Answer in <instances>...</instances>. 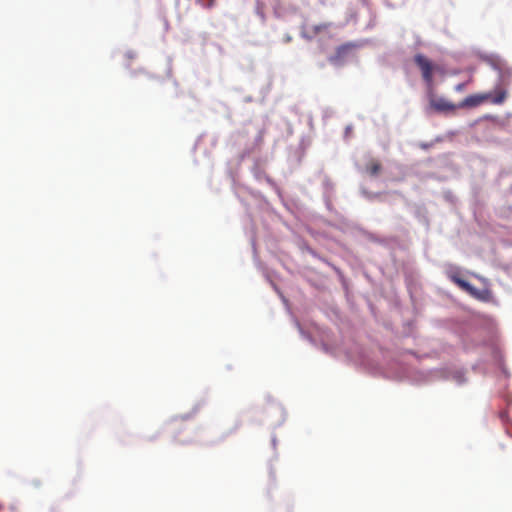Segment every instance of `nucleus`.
I'll return each instance as SVG.
<instances>
[{"label":"nucleus","mask_w":512,"mask_h":512,"mask_svg":"<svg viewBox=\"0 0 512 512\" xmlns=\"http://www.w3.org/2000/svg\"><path fill=\"white\" fill-rule=\"evenodd\" d=\"M507 98V91L504 89H498L494 93H478L467 96L459 104L458 108H474L486 101H490L493 104L500 105L505 102Z\"/></svg>","instance_id":"obj_1"},{"label":"nucleus","mask_w":512,"mask_h":512,"mask_svg":"<svg viewBox=\"0 0 512 512\" xmlns=\"http://www.w3.org/2000/svg\"><path fill=\"white\" fill-rule=\"evenodd\" d=\"M428 106L427 111L440 114L455 113L458 104H454L444 97L436 95L433 86L427 91Z\"/></svg>","instance_id":"obj_2"},{"label":"nucleus","mask_w":512,"mask_h":512,"mask_svg":"<svg viewBox=\"0 0 512 512\" xmlns=\"http://www.w3.org/2000/svg\"><path fill=\"white\" fill-rule=\"evenodd\" d=\"M414 63L421 71V75L428 88L433 86V74L439 70V66L435 65L423 54H416L414 56Z\"/></svg>","instance_id":"obj_3"},{"label":"nucleus","mask_w":512,"mask_h":512,"mask_svg":"<svg viewBox=\"0 0 512 512\" xmlns=\"http://www.w3.org/2000/svg\"><path fill=\"white\" fill-rule=\"evenodd\" d=\"M356 45L353 43H345L339 46L334 55L329 57V62L334 65H341L344 60L352 53Z\"/></svg>","instance_id":"obj_4"},{"label":"nucleus","mask_w":512,"mask_h":512,"mask_svg":"<svg viewBox=\"0 0 512 512\" xmlns=\"http://www.w3.org/2000/svg\"><path fill=\"white\" fill-rule=\"evenodd\" d=\"M450 279L458 285L462 290L469 293L471 296L480 298L479 291L466 280L460 278L457 274H451Z\"/></svg>","instance_id":"obj_5"},{"label":"nucleus","mask_w":512,"mask_h":512,"mask_svg":"<svg viewBox=\"0 0 512 512\" xmlns=\"http://www.w3.org/2000/svg\"><path fill=\"white\" fill-rule=\"evenodd\" d=\"M329 28V24L322 23L318 25H307L303 28L302 36L308 40L313 39L315 36Z\"/></svg>","instance_id":"obj_6"},{"label":"nucleus","mask_w":512,"mask_h":512,"mask_svg":"<svg viewBox=\"0 0 512 512\" xmlns=\"http://www.w3.org/2000/svg\"><path fill=\"white\" fill-rule=\"evenodd\" d=\"M381 170V164L379 161L377 160H371L367 165H366V171L367 173H369L371 176H376L378 175V173L380 172Z\"/></svg>","instance_id":"obj_7"},{"label":"nucleus","mask_w":512,"mask_h":512,"mask_svg":"<svg viewBox=\"0 0 512 512\" xmlns=\"http://www.w3.org/2000/svg\"><path fill=\"white\" fill-rule=\"evenodd\" d=\"M170 429L173 435L176 436V434L182 429V421L175 419L170 424Z\"/></svg>","instance_id":"obj_8"},{"label":"nucleus","mask_w":512,"mask_h":512,"mask_svg":"<svg viewBox=\"0 0 512 512\" xmlns=\"http://www.w3.org/2000/svg\"><path fill=\"white\" fill-rule=\"evenodd\" d=\"M197 2L201 3L202 6L211 8L214 6L215 0H197Z\"/></svg>","instance_id":"obj_9"},{"label":"nucleus","mask_w":512,"mask_h":512,"mask_svg":"<svg viewBox=\"0 0 512 512\" xmlns=\"http://www.w3.org/2000/svg\"><path fill=\"white\" fill-rule=\"evenodd\" d=\"M466 88V83H459L455 86V91L462 92Z\"/></svg>","instance_id":"obj_10"}]
</instances>
